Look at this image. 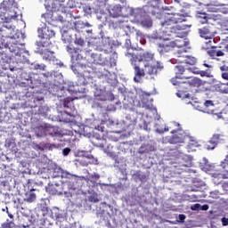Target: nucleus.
Instances as JSON below:
<instances>
[{
	"instance_id": "obj_57",
	"label": "nucleus",
	"mask_w": 228,
	"mask_h": 228,
	"mask_svg": "<svg viewBox=\"0 0 228 228\" xmlns=\"http://www.w3.org/2000/svg\"><path fill=\"white\" fill-rule=\"evenodd\" d=\"M206 113H208V115H213V118H215V120H220V118H223L222 116V112L219 113H215L214 110H203Z\"/></svg>"
},
{
	"instance_id": "obj_4",
	"label": "nucleus",
	"mask_w": 228,
	"mask_h": 228,
	"mask_svg": "<svg viewBox=\"0 0 228 228\" xmlns=\"http://www.w3.org/2000/svg\"><path fill=\"white\" fill-rule=\"evenodd\" d=\"M125 56L128 58L130 61L131 65H134L136 62H143L145 72L148 75L146 77L147 79H153L156 81L158 77V74L163 70V66L154 60V54L149 52L143 53H129L127 52Z\"/></svg>"
},
{
	"instance_id": "obj_62",
	"label": "nucleus",
	"mask_w": 228,
	"mask_h": 228,
	"mask_svg": "<svg viewBox=\"0 0 228 228\" xmlns=\"http://www.w3.org/2000/svg\"><path fill=\"white\" fill-rule=\"evenodd\" d=\"M64 19L66 22H70L72 19H74V14H72V12L68 11L67 12H63Z\"/></svg>"
},
{
	"instance_id": "obj_60",
	"label": "nucleus",
	"mask_w": 228,
	"mask_h": 228,
	"mask_svg": "<svg viewBox=\"0 0 228 228\" xmlns=\"http://www.w3.org/2000/svg\"><path fill=\"white\" fill-rule=\"evenodd\" d=\"M136 114L134 111H132L130 114H127L126 116V120H129L132 124L136 123Z\"/></svg>"
},
{
	"instance_id": "obj_32",
	"label": "nucleus",
	"mask_w": 228,
	"mask_h": 228,
	"mask_svg": "<svg viewBox=\"0 0 228 228\" xmlns=\"http://www.w3.org/2000/svg\"><path fill=\"white\" fill-rule=\"evenodd\" d=\"M156 147L151 143H143L140 146L138 152L139 154H149V152H154Z\"/></svg>"
},
{
	"instance_id": "obj_44",
	"label": "nucleus",
	"mask_w": 228,
	"mask_h": 228,
	"mask_svg": "<svg viewBox=\"0 0 228 228\" xmlns=\"http://www.w3.org/2000/svg\"><path fill=\"white\" fill-rule=\"evenodd\" d=\"M103 122V126H107V127H117L118 126V119H113V118H105Z\"/></svg>"
},
{
	"instance_id": "obj_1",
	"label": "nucleus",
	"mask_w": 228,
	"mask_h": 228,
	"mask_svg": "<svg viewBox=\"0 0 228 228\" xmlns=\"http://www.w3.org/2000/svg\"><path fill=\"white\" fill-rule=\"evenodd\" d=\"M148 5H144L143 8L147 7L145 12L147 15L151 13L153 17L161 20L160 25L165 28L163 30V43L159 44L160 48L159 53H170L172 51V6H164L162 10L159 8L161 0H149L147 1Z\"/></svg>"
},
{
	"instance_id": "obj_2",
	"label": "nucleus",
	"mask_w": 228,
	"mask_h": 228,
	"mask_svg": "<svg viewBox=\"0 0 228 228\" xmlns=\"http://www.w3.org/2000/svg\"><path fill=\"white\" fill-rule=\"evenodd\" d=\"M145 10H147V7L133 8L118 4L110 7L109 13L114 19H117V17H133L135 24L149 29L152 26V19L147 14Z\"/></svg>"
},
{
	"instance_id": "obj_28",
	"label": "nucleus",
	"mask_w": 228,
	"mask_h": 228,
	"mask_svg": "<svg viewBox=\"0 0 228 228\" xmlns=\"http://www.w3.org/2000/svg\"><path fill=\"white\" fill-rule=\"evenodd\" d=\"M63 133H61V129L58 126H52L51 125L48 124V128H47V136H52L53 138H61L63 136Z\"/></svg>"
},
{
	"instance_id": "obj_6",
	"label": "nucleus",
	"mask_w": 228,
	"mask_h": 228,
	"mask_svg": "<svg viewBox=\"0 0 228 228\" xmlns=\"http://www.w3.org/2000/svg\"><path fill=\"white\" fill-rule=\"evenodd\" d=\"M74 44L77 47L73 46L72 45H68L66 46V51L71 58V64L77 65V67H81V69H86V67H88L87 65H84L79 62L83 60L81 53H83V48L86 47V41L80 34H75Z\"/></svg>"
},
{
	"instance_id": "obj_27",
	"label": "nucleus",
	"mask_w": 228,
	"mask_h": 228,
	"mask_svg": "<svg viewBox=\"0 0 228 228\" xmlns=\"http://www.w3.org/2000/svg\"><path fill=\"white\" fill-rule=\"evenodd\" d=\"M60 2L58 0H45V8L49 13L58 12Z\"/></svg>"
},
{
	"instance_id": "obj_55",
	"label": "nucleus",
	"mask_w": 228,
	"mask_h": 228,
	"mask_svg": "<svg viewBox=\"0 0 228 228\" xmlns=\"http://www.w3.org/2000/svg\"><path fill=\"white\" fill-rule=\"evenodd\" d=\"M124 167H126V164L124 163V161H122V159H120V158H117L114 160V168H116V170H119L120 168H123Z\"/></svg>"
},
{
	"instance_id": "obj_33",
	"label": "nucleus",
	"mask_w": 228,
	"mask_h": 228,
	"mask_svg": "<svg viewBox=\"0 0 228 228\" xmlns=\"http://www.w3.org/2000/svg\"><path fill=\"white\" fill-rule=\"evenodd\" d=\"M132 178L135 183L141 182V183H145L147 181V175H145L142 171H135L132 175Z\"/></svg>"
},
{
	"instance_id": "obj_61",
	"label": "nucleus",
	"mask_w": 228,
	"mask_h": 228,
	"mask_svg": "<svg viewBox=\"0 0 228 228\" xmlns=\"http://www.w3.org/2000/svg\"><path fill=\"white\" fill-rule=\"evenodd\" d=\"M99 200H101L99 199V195H97V193L94 192L93 194H91L89 197H88V201L89 202H94V204L99 202Z\"/></svg>"
},
{
	"instance_id": "obj_56",
	"label": "nucleus",
	"mask_w": 228,
	"mask_h": 228,
	"mask_svg": "<svg viewBox=\"0 0 228 228\" xmlns=\"http://www.w3.org/2000/svg\"><path fill=\"white\" fill-rule=\"evenodd\" d=\"M15 222L13 220L6 219L5 222L1 224V228H14Z\"/></svg>"
},
{
	"instance_id": "obj_34",
	"label": "nucleus",
	"mask_w": 228,
	"mask_h": 228,
	"mask_svg": "<svg viewBox=\"0 0 228 228\" xmlns=\"http://www.w3.org/2000/svg\"><path fill=\"white\" fill-rule=\"evenodd\" d=\"M198 33L201 38H205V40H209L213 35L211 34V30L209 27H204L202 28L198 29Z\"/></svg>"
},
{
	"instance_id": "obj_39",
	"label": "nucleus",
	"mask_w": 228,
	"mask_h": 228,
	"mask_svg": "<svg viewBox=\"0 0 228 228\" xmlns=\"http://www.w3.org/2000/svg\"><path fill=\"white\" fill-rule=\"evenodd\" d=\"M49 218H52V220H57L58 222H61V220H65V216H63V213H61L60 209L52 210V214L50 215Z\"/></svg>"
},
{
	"instance_id": "obj_25",
	"label": "nucleus",
	"mask_w": 228,
	"mask_h": 228,
	"mask_svg": "<svg viewBox=\"0 0 228 228\" xmlns=\"http://www.w3.org/2000/svg\"><path fill=\"white\" fill-rule=\"evenodd\" d=\"M220 6H227V4L221 3L218 0H213L207 4V9L208 12L218 13V12H220Z\"/></svg>"
},
{
	"instance_id": "obj_54",
	"label": "nucleus",
	"mask_w": 228,
	"mask_h": 228,
	"mask_svg": "<svg viewBox=\"0 0 228 228\" xmlns=\"http://www.w3.org/2000/svg\"><path fill=\"white\" fill-rule=\"evenodd\" d=\"M45 64L44 63H38V62H33L31 65H30V69L32 70H45Z\"/></svg>"
},
{
	"instance_id": "obj_49",
	"label": "nucleus",
	"mask_w": 228,
	"mask_h": 228,
	"mask_svg": "<svg viewBox=\"0 0 228 228\" xmlns=\"http://www.w3.org/2000/svg\"><path fill=\"white\" fill-rule=\"evenodd\" d=\"M93 110H96L99 113H102V111H106V106L102 102H94L93 106Z\"/></svg>"
},
{
	"instance_id": "obj_8",
	"label": "nucleus",
	"mask_w": 228,
	"mask_h": 228,
	"mask_svg": "<svg viewBox=\"0 0 228 228\" xmlns=\"http://www.w3.org/2000/svg\"><path fill=\"white\" fill-rule=\"evenodd\" d=\"M89 47H92L93 51H94L91 53V58L94 63H96V65H108L110 50H108V45L102 43V39L96 38L89 42Z\"/></svg>"
},
{
	"instance_id": "obj_16",
	"label": "nucleus",
	"mask_w": 228,
	"mask_h": 228,
	"mask_svg": "<svg viewBox=\"0 0 228 228\" xmlns=\"http://www.w3.org/2000/svg\"><path fill=\"white\" fill-rule=\"evenodd\" d=\"M69 188L72 190V183L65 182L64 183H56L52 181L48 183L47 191L52 195H63V190Z\"/></svg>"
},
{
	"instance_id": "obj_15",
	"label": "nucleus",
	"mask_w": 228,
	"mask_h": 228,
	"mask_svg": "<svg viewBox=\"0 0 228 228\" xmlns=\"http://www.w3.org/2000/svg\"><path fill=\"white\" fill-rule=\"evenodd\" d=\"M135 94L137 96H139V99L142 104V108H145L146 110H151L152 111H155V113H158V110L152 105V102L154 100L151 98V93H147L142 89H137L135 90Z\"/></svg>"
},
{
	"instance_id": "obj_46",
	"label": "nucleus",
	"mask_w": 228,
	"mask_h": 228,
	"mask_svg": "<svg viewBox=\"0 0 228 228\" xmlns=\"http://www.w3.org/2000/svg\"><path fill=\"white\" fill-rule=\"evenodd\" d=\"M12 61V59L6 54L4 52H0V65L4 67V65H8Z\"/></svg>"
},
{
	"instance_id": "obj_26",
	"label": "nucleus",
	"mask_w": 228,
	"mask_h": 228,
	"mask_svg": "<svg viewBox=\"0 0 228 228\" xmlns=\"http://www.w3.org/2000/svg\"><path fill=\"white\" fill-rule=\"evenodd\" d=\"M220 138H222V135L219 134H216L212 136V138L205 144V149L207 151H213L218 145V142H220Z\"/></svg>"
},
{
	"instance_id": "obj_53",
	"label": "nucleus",
	"mask_w": 228,
	"mask_h": 228,
	"mask_svg": "<svg viewBox=\"0 0 228 228\" xmlns=\"http://www.w3.org/2000/svg\"><path fill=\"white\" fill-rule=\"evenodd\" d=\"M41 211H42V215H43L45 220H49V218L53 213V210H51L49 208L45 206L42 208Z\"/></svg>"
},
{
	"instance_id": "obj_18",
	"label": "nucleus",
	"mask_w": 228,
	"mask_h": 228,
	"mask_svg": "<svg viewBox=\"0 0 228 228\" xmlns=\"http://www.w3.org/2000/svg\"><path fill=\"white\" fill-rule=\"evenodd\" d=\"M36 182L28 180V190L24 194L25 202H35L37 200V193H38V189L35 188Z\"/></svg>"
},
{
	"instance_id": "obj_40",
	"label": "nucleus",
	"mask_w": 228,
	"mask_h": 228,
	"mask_svg": "<svg viewBox=\"0 0 228 228\" xmlns=\"http://www.w3.org/2000/svg\"><path fill=\"white\" fill-rule=\"evenodd\" d=\"M196 19H198V20H200L201 24H208V21L209 20L210 17L209 14L206 12H197Z\"/></svg>"
},
{
	"instance_id": "obj_30",
	"label": "nucleus",
	"mask_w": 228,
	"mask_h": 228,
	"mask_svg": "<svg viewBox=\"0 0 228 228\" xmlns=\"http://www.w3.org/2000/svg\"><path fill=\"white\" fill-rule=\"evenodd\" d=\"M220 167V173L217 174V175L223 179H228V155L226 156V159L221 162Z\"/></svg>"
},
{
	"instance_id": "obj_41",
	"label": "nucleus",
	"mask_w": 228,
	"mask_h": 228,
	"mask_svg": "<svg viewBox=\"0 0 228 228\" xmlns=\"http://www.w3.org/2000/svg\"><path fill=\"white\" fill-rule=\"evenodd\" d=\"M62 106L65 108L66 111H74V100H72V98L64 99Z\"/></svg>"
},
{
	"instance_id": "obj_51",
	"label": "nucleus",
	"mask_w": 228,
	"mask_h": 228,
	"mask_svg": "<svg viewBox=\"0 0 228 228\" xmlns=\"http://www.w3.org/2000/svg\"><path fill=\"white\" fill-rule=\"evenodd\" d=\"M5 1H10V0H3V2L0 4V13L3 8H15V6H17V3H15V0H13V3L12 4H10V3Z\"/></svg>"
},
{
	"instance_id": "obj_64",
	"label": "nucleus",
	"mask_w": 228,
	"mask_h": 228,
	"mask_svg": "<svg viewBox=\"0 0 228 228\" xmlns=\"http://www.w3.org/2000/svg\"><path fill=\"white\" fill-rule=\"evenodd\" d=\"M125 37V47L127 49H131V39H129V36L126 34Z\"/></svg>"
},
{
	"instance_id": "obj_11",
	"label": "nucleus",
	"mask_w": 228,
	"mask_h": 228,
	"mask_svg": "<svg viewBox=\"0 0 228 228\" xmlns=\"http://www.w3.org/2000/svg\"><path fill=\"white\" fill-rule=\"evenodd\" d=\"M21 77L23 81L18 85L19 88H24L22 90L23 95H26V97H29V88H37V86H40L42 85V80L38 76H31L28 75L26 72L21 73Z\"/></svg>"
},
{
	"instance_id": "obj_50",
	"label": "nucleus",
	"mask_w": 228,
	"mask_h": 228,
	"mask_svg": "<svg viewBox=\"0 0 228 228\" xmlns=\"http://www.w3.org/2000/svg\"><path fill=\"white\" fill-rule=\"evenodd\" d=\"M136 37L137 40H139L142 45H145L147 38H149V36L143 34V32L140 30H136Z\"/></svg>"
},
{
	"instance_id": "obj_45",
	"label": "nucleus",
	"mask_w": 228,
	"mask_h": 228,
	"mask_svg": "<svg viewBox=\"0 0 228 228\" xmlns=\"http://www.w3.org/2000/svg\"><path fill=\"white\" fill-rule=\"evenodd\" d=\"M106 81L109 85H110V86H113V88L118 85V80H117V75L115 74L109 73Z\"/></svg>"
},
{
	"instance_id": "obj_14",
	"label": "nucleus",
	"mask_w": 228,
	"mask_h": 228,
	"mask_svg": "<svg viewBox=\"0 0 228 228\" xmlns=\"http://www.w3.org/2000/svg\"><path fill=\"white\" fill-rule=\"evenodd\" d=\"M187 53L186 49L175 50L172 63H186V65H195L197 58L191 55H184Z\"/></svg>"
},
{
	"instance_id": "obj_36",
	"label": "nucleus",
	"mask_w": 228,
	"mask_h": 228,
	"mask_svg": "<svg viewBox=\"0 0 228 228\" xmlns=\"http://www.w3.org/2000/svg\"><path fill=\"white\" fill-rule=\"evenodd\" d=\"M180 89L176 93L178 99H191V94H188L187 87H181L179 85H176Z\"/></svg>"
},
{
	"instance_id": "obj_38",
	"label": "nucleus",
	"mask_w": 228,
	"mask_h": 228,
	"mask_svg": "<svg viewBox=\"0 0 228 228\" xmlns=\"http://www.w3.org/2000/svg\"><path fill=\"white\" fill-rule=\"evenodd\" d=\"M111 26L112 28H114V29H117L118 28H122V29H131V27H129V25H127V20H117L115 22H111Z\"/></svg>"
},
{
	"instance_id": "obj_31",
	"label": "nucleus",
	"mask_w": 228,
	"mask_h": 228,
	"mask_svg": "<svg viewBox=\"0 0 228 228\" xmlns=\"http://www.w3.org/2000/svg\"><path fill=\"white\" fill-rule=\"evenodd\" d=\"M93 25L88 21L77 20L74 22V28L77 33H81L83 29H86V28H92Z\"/></svg>"
},
{
	"instance_id": "obj_3",
	"label": "nucleus",
	"mask_w": 228,
	"mask_h": 228,
	"mask_svg": "<svg viewBox=\"0 0 228 228\" xmlns=\"http://www.w3.org/2000/svg\"><path fill=\"white\" fill-rule=\"evenodd\" d=\"M71 69L77 76V83L68 81L65 83V90L69 94H86V88L85 86H96L95 79H94V69L92 68H81L77 64H71Z\"/></svg>"
},
{
	"instance_id": "obj_19",
	"label": "nucleus",
	"mask_w": 228,
	"mask_h": 228,
	"mask_svg": "<svg viewBox=\"0 0 228 228\" xmlns=\"http://www.w3.org/2000/svg\"><path fill=\"white\" fill-rule=\"evenodd\" d=\"M173 85H179L181 88H186L188 86H191V88H200V86H204V82H202L199 77H193L187 81L173 80Z\"/></svg>"
},
{
	"instance_id": "obj_47",
	"label": "nucleus",
	"mask_w": 228,
	"mask_h": 228,
	"mask_svg": "<svg viewBox=\"0 0 228 228\" xmlns=\"http://www.w3.org/2000/svg\"><path fill=\"white\" fill-rule=\"evenodd\" d=\"M13 29V25L11 22H4L0 25V31H8L9 33H12Z\"/></svg>"
},
{
	"instance_id": "obj_58",
	"label": "nucleus",
	"mask_w": 228,
	"mask_h": 228,
	"mask_svg": "<svg viewBox=\"0 0 228 228\" xmlns=\"http://www.w3.org/2000/svg\"><path fill=\"white\" fill-rule=\"evenodd\" d=\"M97 20H100V22L103 23L104 26H106V22L108 20V14L106 13H100L96 15Z\"/></svg>"
},
{
	"instance_id": "obj_7",
	"label": "nucleus",
	"mask_w": 228,
	"mask_h": 228,
	"mask_svg": "<svg viewBox=\"0 0 228 228\" xmlns=\"http://www.w3.org/2000/svg\"><path fill=\"white\" fill-rule=\"evenodd\" d=\"M0 49H8L12 54V56H17L18 60L20 61H26V56L24 54H29V52L26 50L24 43L17 40L15 37H7L6 42L4 39L0 37Z\"/></svg>"
},
{
	"instance_id": "obj_63",
	"label": "nucleus",
	"mask_w": 228,
	"mask_h": 228,
	"mask_svg": "<svg viewBox=\"0 0 228 228\" xmlns=\"http://www.w3.org/2000/svg\"><path fill=\"white\" fill-rule=\"evenodd\" d=\"M89 179L90 181L96 183V181H99V179H101V175H99V173H93L89 175Z\"/></svg>"
},
{
	"instance_id": "obj_13",
	"label": "nucleus",
	"mask_w": 228,
	"mask_h": 228,
	"mask_svg": "<svg viewBox=\"0 0 228 228\" xmlns=\"http://www.w3.org/2000/svg\"><path fill=\"white\" fill-rule=\"evenodd\" d=\"M44 104V96H35L31 98V102L29 104L32 113L34 115H41V117H47V113H49V107L43 106Z\"/></svg>"
},
{
	"instance_id": "obj_23",
	"label": "nucleus",
	"mask_w": 228,
	"mask_h": 228,
	"mask_svg": "<svg viewBox=\"0 0 228 228\" xmlns=\"http://www.w3.org/2000/svg\"><path fill=\"white\" fill-rule=\"evenodd\" d=\"M132 66H134V83H142V77H145V74H147V71H145V68L144 69L140 68V66L137 65L136 62H134Z\"/></svg>"
},
{
	"instance_id": "obj_29",
	"label": "nucleus",
	"mask_w": 228,
	"mask_h": 228,
	"mask_svg": "<svg viewBox=\"0 0 228 228\" xmlns=\"http://www.w3.org/2000/svg\"><path fill=\"white\" fill-rule=\"evenodd\" d=\"M74 110H64L61 115V122L70 124V122H74Z\"/></svg>"
},
{
	"instance_id": "obj_43",
	"label": "nucleus",
	"mask_w": 228,
	"mask_h": 228,
	"mask_svg": "<svg viewBox=\"0 0 228 228\" xmlns=\"http://www.w3.org/2000/svg\"><path fill=\"white\" fill-rule=\"evenodd\" d=\"M79 156H83L84 158H86L88 160V163L91 165H97V159L94 157V155L88 153V151H80L78 152Z\"/></svg>"
},
{
	"instance_id": "obj_24",
	"label": "nucleus",
	"mask_w": 228,
	"mask_h": 228,
	"mask_svg": "<svg viewBox=\"0 0 228 228\" xmlns=\"http://www.w3.org/2000/svg\"><path fill=\"white\" fill-rule=\"evenodd\" d=\"M47 128H48L47 123L38 124L34 128L36 136H37V138H44V137L47 136Z\"/></svg>"
},
{
	"instance_id": "obj_22",
	"label": "nucleus",
	"mask_w": 228,
	"mask_h": 228,
	"mask_svg": "<svg viewBox=\"0 0 228 228\" xmlns=\"http://www.w3.org/2000/svg\"><path fill=\"white\" fill-rule=\"evenodd\" d=\"M101 1L97 0L96 4L93 6L90 4H82V10L85 15H92V13H99L101 12Z\"/></svg>"
},
{
	"instance_id": "obj_42",
	"label": "nucleus",
	"mask_w": 228,
	"mask_h": 228,
	"mask_svg": "<svg viewBox=\"0 0 228 228\" xmlns=\"http://www.w3.org/2000/svg\"><path fill=\"white\" fill-rule=\"evenodd\" d=\"M175 72L176 76L175 78H173V81H177L175 79H179L178 81H183V78L181 77V76H183V74H184V66L176 65L175 67Z\"/></svg>"
},
{
	"instance_id": "obj_21",
	"label": "nucleus",
	"mask_w": 228,
	"mask_h": 228,
	"mask_svg": "<svg viewBox=\"0 0 228 228\" xmlns=\"http://www.w3.org/2000/svg\"><path fill=\"white\" fill-rule=\"evenodd\" d=\"M38 37L41 38L42 42H49L53 37H54V30L50 29L49 27H45L37 30Z\"/></svg>"
},
{
	"instance_id": "obj_48",
	"label": "nucleus",
	"mask_w": 228,
	"mask_h": 228,
	"mask_svg": "<svg viewBox=\"0 0 228 228\" xmlns=\"http://www.w3.org/2000/svg\"><path fill=\"white\" fill-rule=\"evenodd\" d=\"M60 177H61V167H55L50 176H48V179H58Z\"/></svg>"
},
{
	"instance_id": "obj_20",
	"label": "nucleus",
	"mask_w": 228,
	"mask_h": 228,
	"mask_svg": "<svg viewBox=\"0 0 228 228\" xmlns=\"http://www.w3.org/2000/svg\"><path fill=\"white\" fill-rule=\"evenodd\" d=\"M86 127H89L90 129H95L96 131L104 133V120L87 118L86 119Z\"/></svg>"
},
{
	"instance_id": "obj_35",
	"label": "nucleus",
	"mask_w": 228,
	"mask_h": 228,
	"mask_svg": "<svg viewBox=\"0 0 228 228\" xmlns=\"http://www.w3.org/2000/svg\"><path fill=\"white\" fill-rule=\"evenodd\" d=\"M94 97L97 99V101H108L109 99V95H108V92L102 90V89H97L96 88V92H94Z\"/></svg>"
},
{
	"instance_id": "obj_37",
	"label": "nucleus",
	"mask_w": 228,
	"mask_h": 228,
	"mask_svg": "<svg viewBox=\"0 0 228 228\" xmlns=\"http://www.w3.org/2000/svg\"><path fill=\"white\" fill-rule=\"evenodd\" d=\"M164 126L165 125L161 123V119L159 117L155 123L156 131L159 133V134H163V133H167L168 131V126L164 127Z\"/></svg>"
},
{
	"instance_id": "obj_10",
	"label": "nucleus",
	"mask_w": 228,
	"mask_h": 228,
	"mask_svg": "<svg viewBox=\"0 0 228 228\" xmlns=\"http://www.w3.org/2000/svg\"><path fill=\"white\" fill-rule=\"evenodd\" d=\"M173 127H178L172 131V144L176 145L175 146V149H177V147H181V143H184L186 138H189L190 142H192L190 145H194V147L198 146L197 142H195V137L190 136L187 132L183 130L181 124L173 122Z\"/></svg>"
},
{
	"instance_id": "obj_9",
	"label": "nucleus",
	"mask_w": 228,
	"mask_h": 228,
	"mask_svg": "<svg viewBox=\"0 0 228 228\" xmlns=\"http://www.w3.org/2000/svg\"><path fill=\"white\" fill-rule=\"evenodd\" d=\"M50 44L51 42L48 41H37L34 53L40 54L45 61H49L52 65H58L61 68L65 67V64H63L61 61L56 59V56H54V52L49 50L48 47Z\"/></svg>"
},
{
	"instance_id": "obj_5",
	"label": "nucleus",
	"mask_w": 228,
	"mask_h": 228,
	"mask_svg": "<svg viewBox=\"0 0 228 228\" xmlns=\"http://www.w3.org/2000/svg\"><path fill=\"white\" fill-rule=\"evenodd\" d=\"M188 20V16L186 14H183L181 12L173 13L172 22L175 24L172 27L173 33H175V40L172 43L173 49L177 47L178 51H183V49H186L187 45H190V41L184 38L186 37L185 29L188 28H191V24H184L183 22H186Z\"/></svg>"
},
{
	"instance_id": "obj_17",
	"label": "nucleus",
	"mask_w": 228,
	"mask_h": 228,
	"mask_svg": "<svg viewBox=\"0 0 228 228\" xmlns=\"http://www.w3.org/2000/svg\"><path fill=\"white\" fill-rule=\"evenodd\" d=\"M118 92L121 94L124 106L130 108V106H136V93L127 91L124 86L118 87Z\"/></svg>"
},
{
	"instance_id": "obj_12",
	"label": "nucleus",
	"mask_w": 228,
	"mask_h": 228,
	"mask_svg": "<svg viewBox=\"0 0 228 228\" xmlns=\"http://www.w3.org/2000/svg\"><path fill=\"white\" fill-rule=\"evenodd\" d=\"M193 158L188 156L179 151H175L173 152V168H177V174H181L179 170H184L191 167Z\"/></svg>"
},
{
	"instance_id": "obj_59",
	"label": "nucleus",
	"mask_w": 228,
	"mask_h": 228,
	"mask_svg": "<svg viewBox=\"0 0 228 228\" xmlns=\"http://www.w3.org/2000/svg\"><path fill=\"white\" fill-rule=\"evenodd\" d=\"M185 199L186 200H189V202H199V199H200V196L196 194L186 195Z\"/></svg>"
},
{
	"instance_id": "obj_52",
	"label": "nucleus",
	"mask_w": 228,
	"mask_h": 228,
	"mask_svg": "<svg viewBox=\"0 0 228 228\" xmlns=\"http://www.w3.org/2000/svg\"><path fill=\"white\" fill-rule=\"evenodd\" d=\"M208 54L210 55L211 58H216L218 56H224V52L222 50H215V49H211L208 50Z\"/></svg>"
}]
</instances>
